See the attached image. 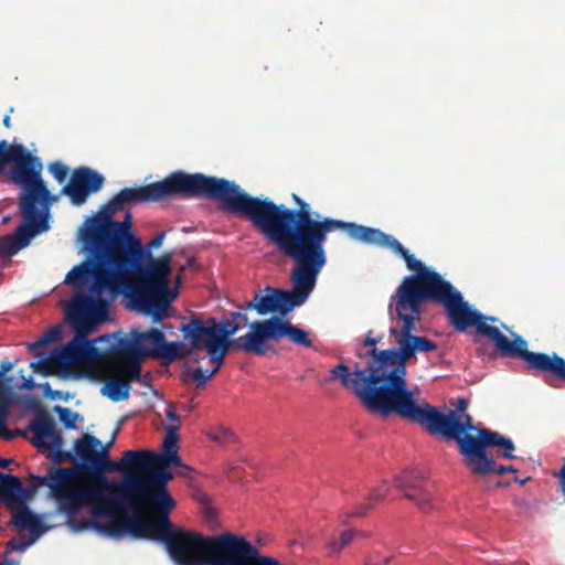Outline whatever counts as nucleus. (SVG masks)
Here are the masks:
<instances>
[{"label":"nucleus","instance_id":"f257e3e1","mask_svg":"<svg viewBox=\"0 0 565 565\" xmlns=\"http://www.w3.org/2000/svg\"><path fill=\"white\" fill-rule=\"evenodd\" d=\"M297 209L276 204L273 200L252 196L244 192L228 212L245 216L277 250L294 262L290 271L291 290L266 287L255 292L247 309L260 316H286L301 306L316 287L318 276L327 264L324 243L328 233L344 231L353 241L367 245L369 226L322 217L312 213L308 202L291 194Z\"/></svg>","mask_w":565,"mask_h":565},{"label":"nucleus","instance_id":"f03ea898","mask_svg":"<svg viewBox=\"0 0 565 565\" xmlns=\"http://www.w3.org/2000/svg\"><path fill=\"white\" fill-rule=\"evenodd\" d=\"M343 383L355 391V397L371 415L388 418L393 415L426 426L431 435H443L447 440H455L463 458V463L472 466L480 444H483L484 433L489 428H479L473 419L466 414L462 417L457 412L444 414L437 407L427 403L418 404L407 384V372L374 374L349 379L347 369L339 366Z\"/></svg>","mask_w":565,"mask_h":565},{"label":"nucleus","instance_id":"7ed1b4c3","mask_svg":"<svg viewBox=\"0 0 565 565\" xmlns=\"http://www.w3.org/2000/svg\"><path fill=\"white\" fill-rule=\"evenodd\" d=\"M160 541L178 565H249L258 548L242 535L223 532L213 536L174 527L170 515L146 518L140 511L125 512L106 522L103 535Z\"/></svg>","mask_w":565,"mask_h":565},{"label":"nucleus","instance_id":"20e7f679","mask_svg":"<svg viewBox=\"0 0 565 565\" xmlns=\"http://www.w3.org/2000/svg\"><path fill=\"white\" fill-rule=\"evenodd\" d=\"M74 454L82 465L67 469L76 471L74 487L86 493L82 505L89 509L90 519L100 521L107 516L110 520L124 514L126 511L119 504V486L104 473L128 469L134 450H126L118 461L109 460L108 447H104L97 437L83 433L74 443Z\"/></svg>","mask_w":565,"mask_h":565},{"label":"nucleus","instance_id":"39448f33","mask_svg":"<svg viewBox=\"0 0 565 565\" xmlns=\"http://www.w3.org/2000/svg\"><path fill=\"white\" fill-rule=\"evenodd\" d=\"M245 191L234 181L203 173L174 171L164 179L138 188H124L113 198L121 210L128 204L158 202L171 196L217 201L228 213Z\"/></svg>","mask_w":565,"mask_h":565},{"label":"nucleus","instance_id":"423d86ee","mask_svg":"<svg viewBox=\"0 0 565 565\" xmlns=\"http://www.w3.org/2000/svg\"><path fill=\"white\" fill-rule=\"evenodd\" d=\"M164 237V232L157 234L146 246L142 245L148 254L136 266L122 269L128 284L127 296L132 307L151 317L153 322L167 317L170 302L177 297V291L169 288L172 254L167 252L153 257L151 253L162 245Z\"/></svg>","mask_w":565,"mask_h":565},{"label":"nucleus","instance_id":"0eeeda50","mask_svg":"<svg viewBox=\"0 0 565 565\" xmlns=\"http://www.w3.org/2000/svg\"><path fill=\"white\" fill-rule=\"evenodd\" d=\"M128 469H135L140 475L127 479L122 491L119 492V504L130 503L134 511H140L146 518L170 515L177 502L167 488L168 482L173 479L168 468L137 455L134 458L129 457Z\"/></svg>","mask_w":565,"mask_h":565},{"label":"nucleus","instance_id":"6e6552de","mask_svg":"<svg viewBox=\"0 0 565 565\" xmlns=\"http://www.w3.org/2000/svg\"><path fill=\"white\" fill-rule=\"evenodd\" d=\"M75 476V470L56 465L50 466L45 476L30 473L31 483L28 487L22 486L19 505H26V502L35 495L41 487H46L50 497L56 503L57 511L67 516L66 524L73 532L94 530L103 534L106 522L92 520L90 518H76L84 509L82 501L86 493L74 487Z\"/></svg>","mask_w":565,"mask_h":565},{"label":"nucleus","instance_id":"1a4fd4ad","mask_svg":"<svg viewBox=\"0 0 565 565\" xmlns=\"http://www.w3.org/2000/svg\"><path fill=\"white\" fill-rule=\"evenodd\" d=\"M22 185L19 207L24 224L19 226L13 235L0 238V256L11 257L20 249L26 247L31 239L39 233L46 231L47 213L52 201L51 193L41 177V172H35L28 182H19Z\"/></svg>","mask_w":565,"mask_h":565},{"label":"nucleus","instance_id":"9d476101","mask_svg":"<svg viewBox=\"0 0 565 565\" xmlns=\"http://www.w3.org/2000/svg\"><path fill=\"white\" fill-rule=\"evenodd\" d=\"M185 341L189 343V349L191 350V354L189 355L190 362L199 363L201 361L199 352L205 351L211 363L214 364L211 371H204L201 367L190 370L192 381L198 387L204 386L206 382L220 371L226 354L231 350L264 355L269 349L268 345H263L260 320L252 322L249 324V332L235 339L214 335L213 331H210L207 334H200V340L196 343L194 340Z\"/></svg>","mask_w":565,"mask_h":565},{"label":"nucleus","instance_id":"9b49d317","mask_svg":"<svg viewBox=\"0 0 565 565\" xmlns=\"http://www.w3.org/2000/svg\"><path fill=\"white\" fill-rule=\"evenodd\" d=\"M85 247L88 249L92 260L73 267L67 273L64 282L81 289L92 277L90 292L93 295L107 294L108 298L114 300L126 288L128 289L122 274L125 267L103 247L93 244H85Z\"/></svg>","mask_w":565,"mask_h":565},{"label":"nucleus","instance_id":"f8f14e48","mask_svg":"<svg viewBox=\"0 0 565 565\" xmlns=\"http://www.w3.org/2000/svg\"><path fill=\"white\" fill-rule=\"evenodd\" d=\"M74 338L62 347L51 361L33 362L31 366L42 375H51L53 374L52 366L54 364L75 366L97 361L100 356L99 351L94 342L87 339L96 330L74 329Z\"/></svg>","mask_w":565,"mask_h":565},{"label":"nucleus","instance_id":"ddd939ff","mask_svg":"<svg viewBox=\"0 0 565 565\" xmlns=\"http://www.w3.org/2000/svg\"><path fill=\"white\" fill-rule=\"evenodd\" d=\"M130 335L134 347L131 350L140 356L162 360L164 364L178 359H189L191 354L189 343L182 341L169 342L164 333L157 328H150L146 331L132 330Z\"/></svg>","mask_w":565,"mask_h":565},{"label":"nucleus","instance_id":"4468645a","mask_svg":"<svg viewBox=\"0 0 565 565\" xmlns=\"http://www.w3.org/2000/svg\"><path fill=\"white\" fill-rule=\"evenodd\" d=\"M104 294L93 295L77 291L72 297L66 316L73 329L96 330L107 311Z\"/></svg>","mask_w":565,"mask_h":565},{"label":"nucleus","instance_id":"2eb2a0df","mask_svg":"<svg viewBox=\"0 0 565 565\" xmlns=\"http://www.w3.org/2000/svg\"><path fill=\"white\" fill-rule=\"evenodd\" d=\"M28 430L32 433L31 444L39 449H49L53 451L57 460L70 459V452H63L64 439L56 427V423L51 414L38 407L33 419L28 425Z\"/></svg>","mask_w":565,"mask_h":565},{"label":"nucleus","instance_id":"dca6fc26","mask_svg":"<svg viewBox=\"0 0 565 565\" xmlns=\"http://www.w3.org/2000/svg\"><path fill=\"white\" fill-rule=\"evenodd\" d=\"M120 207L115 205L111 198L100 210V213L86 222L83 241L84 244H93L103 247L107 237L110 235L113 241L119 242L124 235V227L113 216Z\"/></svg>","mask_w":565,"mask_h":565},{"label":"nucleus","instance_id":"f3484780","mask_svg":"<svg viewBox=\"0 0 565 565\" xmlns=\"http://www.w3.org/2000/svg\"><path fill=\"white\" fill-rule=\"evenodd\" d=\"M12 162L11 179L14 183L28 182L31 175L42 171V162L31 154L23 145H9L0 141V173Z\"/></svg>","mask_w":565,"mask_h":565},{"label":"nucleus","instance_id":"a211bd4d","mask_svg":"<svg viewBox=\"0 0 565 565\" xmlns=\"http://www.w3.org/2000/svg\"><path fill=\"white\" fill-rule=\"evenodd\" d=\"M119 224L124 227V235L119 242L113 241L109 235L103 246V248L116 258L119 264L125 268L136 266L140 258L148 254V250L142 249L141 241L135 236L131 231V214L127 212L122 222Z\"/></svg>","mask_w":565,"mask_h":565},{"label":"nucleus","instance_id":"6ab92c4d","mask_svg":"<svg viewBox=\"0 0 565 565\" xmlns=\"http://www.w3.org/2000/svg\"><path fill=\"white\" fill-rule=\"evenodd\" d=\"M104 177L88 167H79L73 170L70 181L61 190L62 195L70 198L75 206L83 205L87 198L99 191L104 184Z\"/></svg>","mask_w":565,"mask_h":565},{"label":"nucleus","instance_id":"aec40b11","mask_svg":"<svg viewBox=\"0 0 565 565\" xmlns=\"http://www.w3.org/2000/svg\"><path fill=\"white\" fill-rule=\"evenodd\" d=\"M239 329H242V324L231 319L218 321L216 318L210 317L204 320L199 315H191L188 322L180 327L183 339L194 340L195 343L200 340V334H207L210 331H213L214 335L230 338Z\"/></svg>","mask_w":565,"mask_h":565},{"label":"nucleus","instance_id":"412c9836","mask_svg":"<svg viewBox=\"0 0 565 565\" xmlns=\"http://www.w3.org/2000/svg\"><path fill=\"white\" fill-rule=\"evenodd\" d=\"M263 345H267L269 341H279L282 338H288L292 343L303 347L311 348L312 340L311 333L292 324L288 320H284L279 317H270L265 320H260Z\"/></svg>","mask_w":565,"mask_h":565},{"label":"nucleus","instance_id":"4be33fe9","mask_svg":"<svg viewBox=\"0 0 565 565\" xmlns=\"http://www.w3.org/2000/svg\"><path fill=\"white\" fill-rule=\"evenodd\" d=\"M395 487L403 492L404 498L413 501L423 512L433 509V497L427 482L417 471H404L394 480Z\"/></svg>","mask_w":565,"mask_h":565},{"label":"nucleus","instance_id":"5701e85b","mask_svg":"<svg viewBox=\"0 0 565 565\" xmlns=\"http://www.w3.org/2000/svg\"><path fill=\"white\" fill-rule=\"evenodd\" d=\"M479 446L480 447L478 448L472 466H469L468 468L470 472H480L491 469V466L494 465V459L487 455V449L489 448L502 449V457L504 459L515 458L513 454L515 450L513 441L498 431L490 430V433H484L483 444H480Z\"/></svg>","mask_w":565,"mask_h":565},{"label":"nucleus","instance_id":"b1692460","mask_svg":"<svg viewBox=\"0 0 565 565\" xmlns=\"http://www.w3.org/2000/svg\"><path fill=\"white\" fill-rule=\"evenodd\" d=\"M137 354L131 349H124L117 352L114 358L116 376L127 379V381H139L141 376V363Z\"/></svg>","mask_w":565,"mask_h":565},{"label":"nucleus","instance_id":"393cba45","mask_svg":"<svg viewBox=\"0 0 565 565\" xmlns=\"http://www.w3.org/2000/svg\"><path fill=\"white\" fill-rule=\"evenodd\" d=\"M10 510L12 511L11 524L19 531L29 530L30 536L33 540L39 539L46 531L40 516L33 513L26 505H18Z\"/></svg>","mask_w":565,"mask_h":565},{"label":"nucleus","instance_id":"a878e982","mask_svg":"<svg viewBox=\"0 0 565 565\" xmlns=\"http://www.w3.org/2000/svg\"><path fill=\"white\" fill-rule=\"evenodd\" d=\"M22 482L19 477L0 472V501L14 509L21 499Z\"/></svg>","mask_w":565,"mask_h":565},{"label":"nucleus","instance_id":"bb28decb","mask_svg":"<svg viewBox=\"0 0 565 565\" xmlns=\"http://www.w3.org/2000/svg\"><path fill=\"white\" fill-rule=\"evenodd\" d=\"M375 344H376V339H374V338L367 337V338L364 340V345H365V347H373V348H372L371 350H369V351L366 352V354H365V355H366V358H367V361H366V365H365V366H363V367H362L358 362H355V363H354V365H353V371H351V369H350L348 365H345V364H343V363H339V364H337L334 367H332V369L330 370L329 381H337V380H339V381L341 382V384H342L344 387L352 390V392L355 394V391H354V388H353L352 386H350V385H345V384L343 383V377H341V375H340V374H342V372L338 371V367H339V366H344V367L347 369V373H348V375H347V376H348L349 379H355V377H356V375H355L356 370L363 371V370H366V369L369 367V364H370V362H371V361H372V359H373V354L371 353V351H372V350L380 351L379 349H376V348H375Z\"/></svg>","mask_w":565,"mask_h":565},{"label":"nucleus","instance_id":"cd10ccee","mask_svg":"<svg viewBox=\"0 0 565 565\" xmlns=\"http://www.w3.org/2000/svg\"><path fill=\"white\" fill-rule=\"evenodd\" d=\"M130 388L127 379L114 376L105 382L102 393L113 402H121L128 399Z\"/></svg>","mask_w":565,"mask_h":565},{"label":"nucleus","instance_id":"c85d7f7f","mask_svg":"<svg viewBox=\"0 0 565 565\" xmlns=\"http://www.w3.org/2000/svg\"><path fill=\"white\" fill-rule=\"evenodd\" d=\"M134 452L135 455L132 456V458L137 457V455H141L145 457V459H150L163 468H170L171 466H175L179 468L191 470L189 466L183 465L181 462V459L178 455V450L175 449H172V451L164 454H156L149 450H134Z\"/></svg>","mask_w":565,"mask_h":565},{"label":"nucleus","instance_id":"c756f323","mask_svg":"<svg viewBox=\"0 0 565 565\" xmlns=\"http://www.w3.org/2000/svg\"><path fill=\"white\" fill-rule=\"evenodd\" d=\"M359 534V530H345L340 533L339 540L331 539L328 543L329 555L340 554Z\"/></svg>","mask_w":565,"mask_h":565},{"label":"nucleus","instance_id":"7c9ffc66","mask_svg":"<svg viewBox=\"0 0 565 565\" xmlns=\"http://www.w3.org/2000/svg\"><path fill=\"white\" fill-rule=\"evenodd\" d=\"M54 413L57 414L60 422L67 429H76V422L78 419V413L73 412L67 407H63L61 405H56L53 408Z\"/></svg>","mask_w":565,"mask_h":565},{"label":"nucleus","instance_id":"2f4dec72","mask_svg":"<svg viewBox=\"0 0 565 565\" xmlns=\"http://www.w3.org/2000/svg\"><path fill=\"white\" fill-rule=\"evenodd\" d=\"M179 426L171 425L167 428V433L163 439L162 448L164 452L172 451V449L178 450V440H179Z\"/></svg>","mask_w":565,"mask_h":565},{"label":"nucleus","instance_id":"473e14b6","mask_svg":"<svg viewBox=\"0 0 565 565\" xmlns=\"http://www.w3.org/2000/svg\"><path fill=\"white\" fill-rule=\"evenodd\" d=\"M207 437L210 440L217 443L220 445H227L232 440H234L233 433L224 427H218L214 430L209 431Z\"/></svg>","mask_w":565,"mask_h":565},{"label":"nucleus","instance_id":"72a5a7b5","mask_svg":"<svg viewBox=\"0 0 565 565\" xmlns=\"http://www.w3.org/2000/svg\"><path fill=\"white\" fill-rule=\"evenodd\" d=\"M60 338V331L57 329H50L45 331L36 341L30 344V350L34 351L46 347L49 343Z\"/></svg>","mask_w":565,"mask_h":565},{"label":"nucleus","instance_id":"f704fd0d","mask_svg":"<svg viewBox=\"0 0 565 565\" xmlns=\"http://www.w3.org/2000/svg\"><path fill=\"white\" fill-rule=\"evenodd\" d=\"M49 170L52 173L53 178L60 183L63 184L68 174V167L62 163L61 161H55L50 163Z\"/></svg>","mask_w":565,"mask_h":565},{"label":"nucleus","instance_id":"c9c22d12","mask_svg":"<svg viewBox=\"0 0 565 565\" xmlns=\"http://www.w3.org/2000/svg\"><path fill=\"white\" fill-rule=\"evenodd\" d=\"M84 365L86 366L85 374L90 380L100 381L104 377L105 371L96 361Z\"/></svg>","mask_w":565,"mask_h":565},{"label":"nucleus","instance_id":"e433bc0d","mask_svg":"<svg viewBox=\"0 0 565 565\" xmlns=\"http://www.w3.org/2000/svg\"><path fill=\"white\" fill-rule=\"evenodd\" d=\"M507 472H516V469L513 467V466H503V465H498L495 461H494V465L491 466V469L490 470H487V471H480V472H471L472 475H476V476H486L488 473H494L497 476H503L504 473Z\"/></svg>","mask_w":565,"mask_h":565},{"label":"nucleus","instance_id":"4c0bfd02","mask_svg":"<svg viewBox=\"0 0 565 565\" xmlns=\"http://www.w3.org/2000/svg\"><path fill=\"white\" fill-rule=\"evenodd\" d=\"M249 565H285L280 561H278L275 557L264 555L259 551L255 555V557L252 559Z\"/></svg>","mask_w":565,"mask_h":565},{"label":"nucleus","instance_id":"58836bf2","mask_svg":"<svg viewBox=\"0 0 565 565\" xmlns=\"http://www.w3.org/2000/svg\"><path fill=\"white\" fill-rule=\"evenodd\" d=\"M9 417V406L7 403L0 404V437L9 438L7 433V420Z\"/></svg>","mask_w":565,"mask_h":565},{"label":"nucleus","instance_id":"ea45409f","mask_svg":"<svg viewBox=\"0 0 565 565\" xmlns=\"http://www.w3.org/2000/svg\"><path fill=\"white\" fill-rule=\"evenodd\" d=\"M388 491V487L386 483H383L379 488L373 489L369 494V500L371 501H381L385 498L386 493Z\"/></svg>","mask_w":565,"mask_h":565},{"label":"nucleus","instance_id":"a19ab883","mask_svg":"<svg viewBox=\"0 0 565 565\" xmlns=\"http://www.w3.org/2000/svg\"><path fill=\"white\" fill-rule=\"evenodd\" d=\"M35 540H33V537H31L29 541H18L15 540L14 537H12L9 542H8V545L10 546L11 551H20V552H23L24 550H26Z\"/></svg>","mask_w":565,"mask_h":565},{"label":"nucleus","instance_id":"79ce46f5","mask_svg":"<svg viewBox=\"0 0 565 565\" xmlns=\"http://www.w3.org/2000/svg\"><path fill=\"white\" fill-rule=\"evenodd\" d=\"M231 320L239 322L242 324V328L246 327L247 324H250L248 321V317L246 313H242L239 311L232 312L231 313Z\"/></svg>","mask_w":565,"mask_h":565},{"label":"nucleus","instance_id":"37998d69","mask_svg":"<svg viewBox=\"0 0 565 565\" xmlns=\"http://www.w3.org/2000/svg\"><path fill=\"white\" fill-rule=\"evenodd\" d=\"M371 504L369 503H363L361 504L354 512H352L349 516H355V518H361V516H364L366 514V512L371 509Z\"/></svg>","mask_w":565,"mask_h":565},{"label":"nucleus","instance_id":"c03bdc74","mask_svg":"<svg viewBox=\"0 0 565 565\" xmlns=\"http://www.w3.org/2000/svg\"><path fill=\"white\" fill-rule=\"evenodd\" d=\"M166 417L170 422H179L180 417L177 414L175 409L172 406H169L166 411Z\"/></svg>","mask_w":565,"mask_h":565},{"label":"nucleus","instance_id":"a18cd8bd","mask_svg":"<svg viewBox=\"0 0 565 565\" xmlns=\"http://www.w3.org/2000/svg\"><path fill=\"white\" fill-rule=\"evenodd\" d=\"M468 403L465 398H460L457 407V414L463 413L467 409Z\"/></svg>","mask_w":565,"mask_h":565},{"label":"nucleus","instance_id":"49530a36","mask_svg":"<svg viewBox=\"0 0 565 565\" xmlns=\"http://www.w3.org/2000/svg\"><path fill=\"white\" fill-rule=\"evenodd\" d=\"M13 367V364L11 362H1L0 364V371L8 373Z\"/></svg>","mask_w":565,"mask_h":565},{"label":"nucleus","instance_id":"de8ad7c7","mask_svg":"<svg viewBox=\"0 0 565 565\" xmlns=\"http://www.w3.org/2000/svg\"><path fill=\"white\" fill-rule=\"evenodd\" d=\"M10 552H7L6 553V557L3 561H0V565H19V562L18 561H14V559H10L7 557V555L9 554Z\"/></svg>","mask_w":565,"mask_h":565},{"label":"nucleus","instance_id":"09e8293b","mask_svg":"<svg viewBox=\"0 0 565 565\" xmlns=\"http://www.w3.org/2000/svg\"><path fill=\"white\" fill-rule=\"evenodd\" d=\"M22 387L26 388V390L33 388L34 387L33 380L32 379L25 380L24 383L22 384Z\"/></svg>","mask_w":565,"mask_h":565},{"label":"nucleus","instance_id":"8fccbe9b","mask_svg":"<svg viewBox=\"0 0 565 565\" xmlns=\"http://www.w3.org/2000/svg\"><path fill=\"white\" fill-rule=\"evenodd\" d=\"M44 388H45V395H50L51 397H55V395L58 394V392L49 393V391H50V384L49 383H46L44 385Z\"/></svg>","mask_w":565,"mask_h":565},{"label":"nucleus","instance_id":"3c124183","mask_svg":"<svg viewBox=\"0 0 565 565\" xmlns=\"http://www.w3.org/2000/svg\"><path fill=\"white\" fill-rule=\"evenodd\" d=\"M11 461L12 459H3L0 457V467L6 468Z\"/></svg>","mask_w":565,"mask_h":565},{"label":"nucleus","instance_id":"603ef678","mask_svg":"<svg viewBox=\"0 0 565 565\" xmlns=\"http://www.w3.org/2000/svg\"><path fill=\"white\" fill-rule=\"evenodd\" d=\"M215 515H216V514H215V511H214V510L209 509V510L206 511V518H209V519H214V518H215Z\"/></svg>","mask_w":565,"mask_h":565},{"label":"nucleus","instance_id":"864d4df0","mask_svg":"<svg viewBox=\"0 0 565 565\" xmlns=\"http://www.w3.org/2000/svg\"><path fill=\"white\" fill-rule=\"evenodd\" d=\"M3 125H4L7 128H10V126H11V119H10V117H9V116H6V117L3 118Z\"/></svg>","mask_w":565,"mask_h":565},{"label":"nucleus","instance_id":"5fc2aeb1","mask_svg":"<svg viewBox=\"0 0 565 565\" xmlns=\"http://www.w3.org/2000/svg\"><path fill=\"white\" fill-rule=\"evenodd\" d=\"M189 471L190 470H188V469L180 468V470L178 471V475L183 476V477H188L189 476Z\"/></svg>","mask_w":565,"mask_h":565},{"label":"nucleus","instance_id":"6e6d98bb","mask_svg":"<svg viewBox=\"0 0 565 565\" xmlns=\"http://www.w3.org/2000/svg\"><path fill=\"white\" fill-rule=\"evenodd\" d=\"M360 534L356 536V537H367L369 536V533L367 532H364V531H360Z\"/></svg>","mask_w":565,"mask_h":565},{"label":"nucleus","instance_id":"4d7b16f0","mask_svg":"<svg viewBox=\"0 0 565 565\" xmlns=\"http://www.w3.org/2000/svg\"><path fill=\"white\" fill-rule=\"evenodd\" d=\"M114 441H115V436H113V438L110 439L109 443H107V445H104V447H108V449L114 445Z\"/></svg>","mask_w":565,"mask_h":565},{"label":"nucleus","instance_id":"13d9d810","mask_svg":"<svg viewBox=\"0 0 565 565\" xmlns=\"http://www.w3.org/2000/svg\"><path fill=\"white\" fill-rule=\"evenodd\" d=\"M515 481L519 482L520 484H525V482L527 481V478L526 479H518V478H515Z\"/></svg>","mask_w":565,"mask_h":565},{"label":"nucleus","instance_id":"bf43d9fd","mask_svg":"<svg viewBox=\"0 0 565 565\" xmlns=\"http://www.w3.org/2000/svg\"><path fill=\"white\" fill-rule=\"evenodd\" d=\"M177 284H178V285H179V284H181V278H180V276H178V277H177Z\"/></svg>","mask_w":565,"mask_h":565}]
</instances>
